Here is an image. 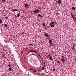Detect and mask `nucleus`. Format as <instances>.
I'll use <instances>...</instances> for the list:
<instances>
[{
    "instance_id": "7",
    "label": "nucleus",
    "mask_w": 76,
    "mask_h": 76,
    "mask_svg": "<svg viewBox=\"0 0 76 76\" xmlns=\"http://www.w3.org/2000/svg\"><path fill=\"white\" fill-rule=\"evenodd\" d=\"M15 11H18V10H16V9H15L13 10H12V12H15Z\"/></svg>"
},
{
    "instance_id": "1",
    "label": "nucleus",
    "mask_w": 76,
    "mask_h": 76,
    "mask_svg": "<svg viewBox=\"0 0 76 76\" xmlns=\"http://www.w3.org/2000/svg\"><path fill=\"white\" fill-rule=\"evenodd\" d=\"M52 41L51 40H50L49 41L50 44L51 45V46L53 47L54 46V43H52Z\"/></svg>"
},
{
    "instance_id": "4",
    "label": "nucleus",
    "mask_w": 76,
    "mask_h": 76,
    "mask_svg": "<svg viewBox=\"0 0 76 76\" xmlns=\"http://www.w3.org/2000/svg\"><path fill=\"white\" fill-rule=\"evenodd\" d=\"M71 17H72L73 19H75V16H74V15H73V14L71 13Z\"/></svg>"
},
{
    "instance_id": "13",
    "label": "nucleus",
    "mask_w": 76,
    "mask_h": 76,
    "mask_svg": "<svg viewBox=\"0 0 76 76\" xmlns=\"http://www.w3.org/2000/svg\"><path fill=\"white\" fill-rule=\"evenodd\" d=\"M50 27L51 28H54V25H52L50 26Z\"/></svg>"
},
{
    "instance_id": "23",
    "label": "nucleus",
    "mask_w": 76,
    "mask_h": 76,
    "mask_svg": "<svg viewBox=\"0 0 76 76\" xmlns=\"http://www.w3.org/2000/svg\"><path fill=\"white\" fill-rule=\"evenodd\" d=\"M65 56H63V55H62V56H61V57H62L63 58H64V57H65Z\"/></svg>"
},
{
    "instance_id": "18",
    "label": "nucleus",
    "mask_w": 76,
    "mask_h": 76,
    "mask_svg": "<svg viewBox=\"0 0 76 76\" xmlns=\"http://www.w3.org/2000/svg\"><path fill=\"white\" fill-rule=\"evenodd\" d=\"M56 63H58V64H59V63H60V61H57Z\"/></svg>"
},
{
    "instance_id": "9",
    "label": "nucleus",
    "mask_w": 76,
    "mask_h": 76,
    "mask_svg": "<svg viewBox=\"0 0 76 76\" xmlns=\"http://www.w3.org/2000/svg\"><path fill=\"white\" fill-rule=\"evenodd\" d=\"M58 3L59 4H60V3H61V0H59L58 1Z\"/></svg>"
},
{
    "instance_id": "35",
    "label": "nucleus",
    "mask_w": 76,
    "mask_h": 76,
    "mask_svg": "<svg viewBox=\"0 0 76 76\" xmlns=\"http://www.w3.org/2000/svg\"><path fill=\"white\" fill-rule=\"evenodd\" d=\"M30 70H33V69H30Z\"/></svg>"
},
{
    "instance_id": "24",
    "label": "nucleus",
    "mask_w": 76,
    "mask_h": 76,
    "mask_svg": "<svg viewBox=\"0 0 76 76\" xmlns=\"http://www.w3.org/2000/svg\"><path fill=\"white\" fill-rule=\"evenodd\" d=\"M44 69H45V68H44V67H43L42 69V70H43Z\"/></svg>"
},
{
    "instance_id": "17",
    "label": "nucleus",
    "mask_w": 76,
    "mask_h": 76,
    "mask_svg": "<svg viewBox=\"0 0 76 76\" xmlns=\"http://www.w3.org/2000/svg\"><path fill=\"white\" fill-rule=\"evenodd\" d=\"M20 16V14H18L17 15V17H18V18Z\"/></svg>"
},
{
    "instance_id": "19",
    "label": "nucleus",
    "mask_w": 76,
    "mask_h": 76,
    "mask_svg": "<svg viewBox=\"0 0 76 76\" xmlns=\"http://www.w3.org/2000/svg\"><path fill=\"white\" fill-rule=\"evenodd\" d=\"M2 3H4V2H6V1H5V0H3L2 1Z\"/></svg>"
},
{
    "instance_id": "32",
    "label": "nucleus",
    "mask_w": 76,
    "mask_h": 76,
    "mask_svg": "<svg viewBox=\"0 0 76 76\" xmlns=\"http://www.w3.org/2000/svg\"><path fill=\"white\" fill-rule=\"evenodd\" d=\"M6 19H8V17H7L6 18Z\"/></svg>"
},
{
    "instance_id": "2",
    "label": "nucleus",
    "mask_w": 76,
    "mask_h": 76,
    "mask_svg": "<svg viewBox=\"0 0 76 76\" xmlns=\"http://www.w3.org/2000/svg\"><path fill=\"white\" fill-rule=\"evenodd\" d=\"M39 12V10H34L33 11V13H38Z\"/></svg>"
},
{
    "instance_id": "14",
    "label": "nucleus",
    "mask_w": 76,
    "mask_h": 76,
    "mask_svg": "<svg viewBox=\"0 0 76 76\" xmlns=\"http://www.w3.org/2000/svg\"><path fill=\"white\" fill-rule=\"evenodd\" d=\"M4 26L5 27H7V25L6 24H4Z\"/></svg>"
},
{
    "instance_id": "25",
    "label": "nucleus",
    "mask_w": 76,
    "mask_h": 76,
    "mask_svg": "<svg viewBox=\"0 0 76 76\" xmlns=\"http://www.w3.org/2000/svg\"><path fill=\"white\" fill-rule=\"evenodd\" d=\"M7 66H8L9 67H10L11 66V64H9L7 65Z\"/></svg>"
},
{
    "instance_id": "5",
    "label": "nucleus",
    "mask_w": 76,
    "mask_h": 76,
    "mask_svg": "<svg viewBox=\"0 0 76 76\" xmlns=\"http://www.w3.org/2000/svg\"><path fill=\"white\" fill-rule=\"evenodd\" d=\"M30 53H31V52H34V53H37V51H34L32 50H31L29 51Z\"/></svg>"
},
{
    "instance_id": "29",
    "label": "nucleus",
    "mask_w": 76,
    "mask_h": 76,
    "mask_svg": "<svg viewBox=\"0 0 76 76\" xmlns=\"http://www.w3.org/2000/svg\"><path fill=\"white\" fill-rule=\"evenodd\" d=\"M38 56H39V57H41V55L39 54H38Z\"/></svg>"
},
{
    "instance_id": "6",
    "label": "nucleus",
    "mask_w": 76,
    "mask_h": 76,
    "mask_svg": "<svg viewBox=\"0 0 76 76\" xmlns=\"http://www.w3.org/2000/svg\"><path fill=\"white\" fill-rule=\"evenodd\" d=\"M44 35L45 37H48V36H49L48 34H47L46 33H45Z\"/></svg>"
},
{
    "instance_id": "27",
    "label": "nucleus",
    "mask_w": 76,
    "mask_h": 76,
    "mask_svg": "<svg viewBox=\"0 0 76 76\" xmlns=\"http://www.w3.org/2000/svg\"><path fill=\"white\" fill-rule=\"evenodd\" d=\"M37 70H34L33 71V72H34V73H35V72H37Z\"/></svg>"
},
{
    "instance_id": "12",
    "label": "nucleus",
    "mask_w": 76,
    "mask_h": 76,
    "mask_svg": "<svg viewBox=\"0 0 76 76\" xmlns=\"http://www.w3.org/2000/svg\"><path fill=\"white\" fill-rule=\"evenodd\" d=\"M49 59H50V60L53 61V58H52V57L50 56L49 57Z\"/></svg>"
},
{
    "instance_id": "26",
    "label": "nucleus",
    "mask_w": 76,
    "mask_h": 76,
    "mask_svg": "<svg viewBox=\"0 0 76 76\" xmlns=\"http://www.w3.org/2000/svg\"><path fill=\"white\" fill-rule=\"evenodd\" d=\"M2 23V20H0V23Z\"/></svg>"
},
{
    "instance_id": "34",
    "label": "nucleus",
    "mask_w": 76,
    "mask_h": 76,
    "mask_svg": "<svg viewBox=\"0 0 76 76\" xmlns=\"http://www.w3.org/2000/svg\"><path fill=\"white\" fill-rule=\"evenodd\" d=\"M45 64L44 65V66L43 67H44V68H45Z\"/></svg>"
},
{
    "instance_id": "8",
    "label": "nucleus",
    "mask_w": 76,
    "mask_h": 76,
    "mask_svg": "<svg viewBox=\"0 0 76 76\" xmlns=\"http://www.w3.org/2000/svg\"><path fill=\"white\" fill-rule=\"evenodd\" d=\"M38 16L39 17H40L41 18H43V16H42L41 14H38Z\"/></svg>"
},
{
    "instance_id": "11",
    "label": "nucleus",
    "mask_w": 76,
    "mask_h": 76,
    "mask_svg": "<svg viewBox=\"0 0 76 76\" xmlns=\"http://www.w3.org/2000/svg\"><path fill=\"white\" fill-rule=\"evenodd\" d=\"M28 4H25L24 6L25 7H26V8H27V7L28 6Z\"/></svg>"
},
{
    "instance_id": "21",
    "label": "nucleus",
    "mask_w": 76,
    "mask_h": 76,
    "mask_svg": "<svg viewBox=\"0 0 76 76\" xmlns=\"http://www.w3.org/2000/svg\"><path fill=\"white\" fill-rule=\"evenodd\" d=\"M43 26H45V23H43Z\"/></svg>"
},
{
    "instance_id": "22",
    "label": "nucleus",
    "mask_w": 76,
    "mask_h": 76,
    "mask_svg": "<svg viewBox=\"0 0 76 76\" xmlns=\"http://www.w3.org/2000/svg\"><path fill=\"white\" fill-rule=\"evenodd\" d=\"M52 70L53 72H55V71H56V69H53Z\"/></svg>"
},
{
    "instance_id": "33",
    "label": "nucleus",
    "mask_w": 76,
    "mask_h": 76,
    "mask_svg": "<svg viewBox=\"0 0 76 76\" xmlns=\"http://www.w3.org/2000/svg\"><path fill=\"white\" fill-rule=\"evenodd\" d=\"M44 64H45V62H44Z\"/></svg>"
},
{
    "instance_id": "3",
    "label": "nucleus",
    "mask_w": 76,
    "mask_h": 76,
    "mask_svg": "<svg viewBox=\"0 0 76 76\" xmlns=\"http://www.w3.org/2000/svg\"><path fill=\"white\" fill-rule=\"evenodd\" d=\"M54 23H55V22L54 21L50 22L49 25H53Z\"/></svg>"
},
{
    "instance_id": "10",
    "label": "nucleus",
    "mask_w": 76,
    "mask_h": 76,
    "mask_svg": "<svg viewBox=\"0 0 76 76\" xmlns=\"http://www.w3.org/2000/svg\"><path fill=\"white\" fill-rule=\"evenodd\" d=\"M61 61H62V62H63V63H64L65 60H64V58H61Z\"/></svg>"
},
{
    "instance_id": "16",
    "label": "nucleus",
    "mask_w": 76,
    "mask_h": 76,
    "mask_svg": "<svg viewBox=\"0 0 76 76\" xmlns=\"http://www.w3.org/2000/svg\"><path fill=\"white\" fill-rule=\"evenodd\" d=\"M75 45H73V48H72V50H75V48H74Z\"/></svg>"
},
{
    "instance_id": "36",
    "label": "nucleus",
    "mask_w": 76,
    "mask_h": 76,
    "mask_svg": "<svg viewBox=\"0 0 76 76\" xmlns=\"http://www.w3.org/2000/svg\"><path fill=\"white\" fill-rule=\"evenodd\" d=\"M29 48H27L26 49H28Z\"/></svg>"
},
{
    "instance_id": "30",
    "label": "nucleus",
    "mask_w": 76,
    "mask_h": 76,
    "mask_svg": "<svg viewBox=\"0 0 76 76\" xmlns=\"http://www.w3.org/2000/svg\"><path fill=\"white\" fill-rule=\"evenodd\" d=\"M56 15H59V13H56Z\"/></svg>"
},
{
    "instance_id": "20",
    "label": "nucleus",
    "mask_w": 76,
    "mask_h": 76,
    "mask_svg": "<svg viewBox=\"0 0 76 76\" xmlns=\"http://www.w3.org/2000/svg\"><path fill=\"white\" fill-rule=\"evenodd\" d=\"M8 70H10V71H12V69L11 68H9L8 69Z\"/></svg>"
},
{
    "instance_id": "15",
    "label": "nucleus",
    "mask_w": 76,
    "mask_h": 76,
    "mask_svg": "<svg viewBox=\"0 0 76 76\" xmlns=\"http://www.w3.org/2000/svg\"><path fill=\"white\" fill-rule=\"evenodd\" d=\"M72 10H75V7H72Z\"/></svg>"
},
{
    "instance_id": "28",
    "label": "nucleus",
    "mask_w": 76,
    "mask_h": 76,
    "mask_svg": "<svg viewBox=\"0 0 76 76\" xmlns=\"http://www.w3.org/2000/svg\"><path fill=\"white\" fill-rule=\"evenodd\" d=\"M45 29H46V30H48V29L47 28V27H45Z\"/></svg>"
},
{
    "instance_id": "31",
    "label": "nucleus",
    "mask_w": 76,
    "mask_h": 76,
    "mask_svg": "<svg viewBox=\"0 0 76 76\" xmlns=\"http://www.w3.org/2000/svg\"><path fill=\"white\" fill-rule=\"evenodd\" d=\"M29 45H31V46H33V45H32V44H29Z\"/></svg>"
}]
</instances>
